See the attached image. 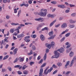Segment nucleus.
<instances>
[{"label": "nucleus", "instance_id": "14", "mask_svg": "<svg viewBox=\"0 0 76 76\" xmlns=\"http://www.w3.org/2000/svg\"><path fill=\"white\" fill-rule=\"evenodd\" d=\"M43 72V68H41L40 70V72L39 73V76H42V74Z\"/></svg>", "mask_w": 76, "mask_h": 76}, {"label": "nucleus", "instance_id": "57", "mask_svg": "<svg viewBox=\"0 0 76 76\" xmlns=\"http://www.w3.org/2000/svg\"><path fill=\"white\" fill-rule=\"evenodd\" d=\"M51 3H52V4H55L57 3V2L56 1H53L51 2Z\"/></svg>", "mask_w": 76, "mask_h": 76}, {"label": "nucleus", "instance_id": "8", "mask_svg": "<svg viewBox=\"0 0 76 76\" xmlns=\"http://www.w3.org/2000/svg\"><path fill=\"white\" fill-rule=\"evenodd\" d=\"M24 36H25V35H24L23 34H20L18 35H17V38H23V37H24Z\"/></svg>", "mask_w": 76, "mask_h": 76}, {"label": "nucleus", "instance_id": "41", "mask_svg": "<svg viewBox=\"0 0 76 76\" xmlns=\"http://www.w3.org/2000/svg\"><path fill=\"white\" fill-rule=\"evenodd\" d=\"M50 72H48V71L46 70L45 72V70L44 71V73L45 74V75H47L48 73Z\"/></svg>", "mask_w": 76, "mask_h": 76}, {"label": "nucleus", "instance_id": "62", "mask_svg": "<svg viewBox=\"0 0 76 76\" xmlns=\"http://www.w3.org/2000/svg\"><path fill=\"white\" fill-rule=\"evenodd\" d=\"M73 20L72 19H70L69 20V22L71 23H73Z\"/></svg>", "mask_w": 76, "mask_h": 76}, {"label": "nucleus", "instance_id": "7", "mask_svg": "<svg viewBox=\"0 0 76 76\" xmlns=\"http://www.w3.org/2000/svg\"><path fill=\"white\" fill-rule=\"evenodd\" d=\"M30 38V36H27L26 37H25V39H24V40L26 41V42H28L29 41H30V39H29V38Z\"/></svg>", "mask_w": 76, "mask_h": 76}, {"label": "nucleus", "instance_id": "37", "mask_svg": "<svg viewBox=\"0 0 76 76\" xmlns=\"http://www.w3.org/2000/svg\"><path fill=\"white\" fill-rule=\"evenodd\" d=\"M51 45L52 47H53V46H54V45H55V43L54 42H51Z\"/></svg>", "mask_w": 76, "mask_h": 76}, {"label": "nucleus", "instance_id": "13", "mask_svg": "<svg viewBox=\"0 0 76 76\" xmlns=\"http://www.w3.org/2000/svg\"><path fill=\"white\" fill-rule=\"evenodd\" d=\"M74 63H75V60L72 59L70 62V67H72L74 64Z\"/></svg>", "mask_w": 76, "mask_h": 76}, {"label": "nucleus", "instance_id": "45", "mask_svg": "<svg viewBox=\"0 0 76 76\" xmlns=\"http://www.w3.org/2000/svg\"><path fill=\"white\" fill-rule=\"evenodd\" d=\"M8 57H9V56H8V55L4 57V58H3V60H6V59H7V58H8Z\"/></svg>", "mask_w": 76, "mask_h": 76}, {"label": "nucleus", "instance_id": "55", "mask_svg": "<svg viewBox=\"0 0 76 76\" xmlns=\"http://www.w3.org/2000/svg\"><path fill=\"white\" fill-rule=\"evenodd\" d=\"M43 62V59H41L39 61V64H41Z\"/></svg>", "mask_w": 76, "mask_h": 76}, {"label": "nucleus", "instance_id": "35", "mask_svg": "<svg viewBox=\"0 0 76 76\" xmlns=\"http://www.w3.org/2000/svg\"><path fill=\"white\" fill-rule=\"evenodd\" d=\"M46 64H47V63H44L41 66V67L42 68V67H45V66H46Z\"/></svg>", "mask_w": 76, "mask_h": 76}, {"label": "nucleus", "instance_id": "20", "mask_svg": "<svg viewBox=\"0 0 76 76\" xmlns=\"http://www.w3.org/2000/svg\"><path fill=\"white\" fill-rule=\"evenodd\" d=\"M45 25V24L44 23H42L40 24H39L38 25V26L40 28H41L43 26H44Z\"/></svg>", "mask_w": 76, "mask_h": 76}, {"label": "nucleus", "instance_id": "4", "mask_svg": "<svg viewBox=\"0 0 76 76\" xmlns=\"http://www.w3.org/2000/svg\"><path fill=\"white\" fill-rule=\"evenodd\" d=\"M54 53L55 55V57H56L57 58H58L59 57V55L60 54L58 53L57 52V51H55L54 52Z\"/></svg>", "mask_w": 76, "mask_h": 76}, {"label": "nucleus", "instance_id": "11", "mask_svg": "<svg viewBox=\"0 0 76 76\" xmlns=\"http://www.w3.org/2000/svg\"><path fill=\"white\" fill-rule=\"evenodd\" d=\"M40 39L42 41H44V40L45 39V37L42 34L40 35Z\"/></svg>", "mask_w": 76, "mask_h": 76}, {"label": "nucleus", "instance_id": "61", "mask_svg": "<svg viewBox=\"0 0 76 76\" xmlns=\"http://www.w3.org/2000/svg\"><path fill=\"white\" fill-rule=\"evenodd\" d=\"M63 19V18L62 17H60L59 18V20H62Z\"/></svg>", "mask_w": 76, "mask_h": 76}, {"label": "nucleus", "instance_id": "50", "mask_svg": "<svg viewBox=\"0 0 76 76\" xmlns=\"http://www.w3.org/2000/svg\"><path fill=\"white\" fill-rule=\"evenodd\" d=\"M20 65H17L14 66V68H19V67H20Z\"/></svg>", "mask_w": 76, "mask_h": 76}, {"label": "nucleus", "instance_id": "21", "mask_svg": "<svg viewBox=\"0 0 76 76\" xmlns=\"http://www.w3.org/2000/svg\"><path fill=\"white\" fill-rule=\"evenodd\" d=\"M15 28L11 29L10 30V33H12V34H13V33L15 31Z\"/></svg>", "mask_w": 76, "mask_h": 76}, {"label": "nucleus", "instance_id": "31", "mask_svg": "<svg viewBox=\"0 0 76 76\" xmlns=\"http://www.w3.org/2000/svg\"><path fill=\"white\" fill-rule=\"evenodd\" d=\"M46 58H47V53H45V55L44 56L43 59L44 60H46Z\"/></svg>", "mask_w": 76, "mask_h": 76}, {"label": "nucleus", "instance_id": "29", "mask_svg": "<svg viewBox=\"0 0 76 76\" xmlns=\"http://www.w3.org/2000/svg\"><path fill=\"white\" fill-rule=\"evenodd\" d=\"M32 54H33V51H32V50H31L30 51V52L28 53V55L31 56V55Z\"/></svg>", "mask_w": 76, "mask_h": 76}, {"label": "nucleus", "instance_id": "49", "mask_svg": "<svg viewBox=\"0 0 76 76\" xmlns=\"http://www.w3.org/2000/svg\"><path fill=\"white\" fill-rule=\"evenodd\" d=\"M19 25H20V26H19V27H20V28H21L22 27H24L25 26V25L24 24H20Z\"/></svg>", "mask_w": 76, "mask_h": 76}, {"label": "nucleus", "instance_id": "10", "mask_svg": "<svg viewBox=\"0 0 76 76\" xmlns=\"http://www.w3.org/2000/svg\"><path fill=\"white\" fill-rule=\"evenodd\" d=\"M57 7L61 9H64L65 8V6L63 5H57Z\"/></svg>", "mask_w": 76, "mask_h": 76}, {"label": "nucleus", "instance_id": "27", "mask_svg": "<svg viewBox=\"0 0 76 76\" xmlns=\"http://www.w3.org/2000/svg\"><path fill=\"white\" fill-rule=\"evenodd\" d=\"M67 9L68 10H66L65 11V12L66 13H69V12H70V8H68Z\"/></svg>", "mask_w": 76, "mask_h": 76}, {"label": "nucleus", "instance_id": "44", "mask_svg": "<svg viewBox=\"0 0 76 76\" xmlns=\"http://www.w3.org/2000/svg\"><path fill=\"white\" fill-rule=\"evenodd\" d=\"M26 68V66L25 65H24L22 67V69L23 70H25V69Z\"/></svg>", "mask_w": 76, "mask_h": 76}, {"label": "nucleus", "instance_id": "5", "mask_svg": "<svg viewBox=\"0 0 76 76\" xmlns=\"http://www.w3.org/2000/svg\"><path fill=\"white\" fill-rule=\"evenodd\" d=\"M24 58L23 57H20L18 58V60L20 61V62H23V61H24Z\"/></svg>", "mask_w": 76, "mask_h": 76}, {"label": "nucleus", "instance_id": "28", "mask_svg": "<svg viewBox=\"0 0 76 76\" xmlns=\"http://www.w3.org/2000/svg\"><path fill=\"white\" fill-rule=\"evenodd\" d=\"M75 25L74 24L71 25L69 24V26L70 28H75Z\"/></svg>", "mask_w": 76, "mask_h": 76}, {"label": "nucleus", "instance_id": "34", "mask_svg": "<svg viewBox=\"0 0 76 76\" xmlns=\"http://www.w3.org/2000/svg\"><path fill=\"white\" fill-rule=\"evenodd\" d=\"M57 65L59 67H60L62 66V64L60 62H58Z\"/></svg>", "mask_w": 76, "mask_h": 76}, {"label": "nucleus", "instance_id": "9", "mask_svg": "<svg viewBox=\"0 0 76 76\" xmlns=\"http://www.w3.org/2000/svg\"><path fill=\"white\" fill-rule=\"evenodd\" d=\"M9 38L8 37H7L6 38H5V39H4V45H5L6 44V43L5 42H8V40H7V39Z\"/></svg>", "mask_w": 76, "mask_h": 76}, {"label": "nucleus", "instance_id": "54", "mask_svg": "<svg viewBox=\"0 0 76 76\" xmlns=\"http://www.w3.org/2000/svg\"><path fill=\"white\" fill-rule=\"evenodd\" d=\"M56 15L55 14H53V15H51V18H54L55 16H56Z\"/></svg>", "mask_w": 76, "mask_h": 76}, {"label": "nucleus", "instance_id": "30", "mask_svg": "<svg viewBox=\"0 0 76 76\" xmlns=\"http://www.w3.org/2000/svg\"><path fill=\"white\" fill-rule=\"evenodd\" d=\"M71 50H72V48H70L69 49L66 50V52L67 53H68L70 51H71Z\"/></svg>", "mask_w": 76, "mask_h": 76}, {"label": "nucleus", "instance_id": "18", "mask_svg": "<svg viewBox=\"0 0 76 76\" xmlns=\"http://www.w3.org/2000/svg\"><path fill=\"white\" fill-rule=\"evenodd\" d=\"M11 25L12 26H17V25H19V24L18 23H11Z\"/></svg>", "mask_w": 76, "mask_h": 76}, {"label": "nucleus", "instance_id": "60", "mask_svg": "<svg viewBox=\"0 0 76 76\" xmlns=\"http://www.w3.org/2000/svg\"><path fill=\"white\" fill-rule=\"evenodd\" d=\"M18 60V58H16L15 59V60L14 61V63H16Z\"/></svg>", "mask_w": 76, "mask_h": 76}, {"label": "nucleus", "instance_id": "46", "mask_svg": "<svg viewBox=\"0 0 76 76\" xmlns=\"http://www.w3.org/2000/svg\"><path fill=\"white\" fill-rule=\"evenodd\" d=\"M60 26V24H58L57 25H56L55 26V28H58V27H59Z\"/></svg>", "mask_w": 76, "mask_h": 76}, {"label": "nucleus", "instance_id": "33", "mask_svg": "<svg viewBox=\"0 0 76 76\" xmlns=\"http://www.w3.org/2000/svg\"><path fill=\"white\" fill-rule=\"evenodd\" d=\"M20 13H21V10H19L18 12V17H19V16H20Z\"/></svg>", "mask_w": 76, "mask_h": 76}, {"label": "nucleus", "instance_id": "56", "mask_svg": "<svg viewBox=\"0 0 76 76\" xmlns=\"http://www.w3.org/2000/svg\"><path fill=\"white\" fill-rule=\"evenodd\" d=\"M71 16L72 17H74V16H76V14L75 13L72 14L71 15Z\"/></svg>", "mask_w": 76, "mask_h": 76}, {"label": "nucleus", "instance_id": "51", "mask_svg": "<svg viewBox=\"0 0 76 76\" xmlns=\"http://www.w3.org/2000/svg\"><path fill=\"white\" fill-rule=\"evenodd\" d=\"M8 69V70H9V71H12V68H11V67L9 66L7 68Z\"/></svg>", "mask_w": 76, "mask_h": 76}, {"label": "nucleus", "instance_id": "15", "mask_svg": "<svg viewBox=\"0 0 76 76\" xmlns=\"http://www.w3.org/2000/svg\"><path fill=\"white\" fill-rule=\"evenodd\" d=\"M56 34H55L53 36H51V37L48 38V39H54V38H55V37H56Z\"/></svg>", "mask_w": 76, "mask_h": 76}, {"label": "nucleus", "instance_id": "58", "mask_svg": "<svg viewBox=\"0 0 76 76\" xmlns=\"http://www.w3.org/2000/svg\"><path fill=\"white\" fill-rule=\"evenodd\" d=\"M10 16L9 15H7L6 16V19H9L10 18Z\"/></svg>", "mask_w": 76, "mask_h": 76}, {"label": "nucleus", "instance_id": "3", "mask_svg": "<svg viewBox=\"0 0 76 76\" xmlns=\"http://www.w3.org/2000/svg\"><path fill=\"white\" fill-rule=\"evenodd\" d=\"M35 20H36V21H40L41 22H42L44 21V19H43V18H36L35 19Z\"/></svg>", "mask_w": 76, "mask_h": 76}, {"label": "nucleus", "instance_id": "43", "mask_svg": "<svg viewBox=\"0 0 76 76\" xmlns=\"http://www.w3.org/2000/svg\"><path fill=\"white\" fill-rule=\"evenodd\" d=\"M66 75H69L70 73H71V72L70 71H67L66 72Z\"/></svg>", "mask_w": 76, "mask_h": 76}, {"label": "nucleus", "instance_id": "22", "mask_svg": "<svg viewBox=\"0 0 76 76\" xmlns=\"http://www.w3.org/2000/svg\"><path fill=\"white\" fill-rule=\"evenodd\" d=\"M53 34H54V32L53 31H51L49 33V36H50V37H51V36H53Z\"/></svg>", "mask_w": 76, "mask_h": 76}, {"label": "nucleus", "instance_id": "19", "mask_svg": "<svg viewBox=\"0 0 76 76\" xmlns=\"http://www.w3.org/2000/svg\"><path fill=\"white\" fill-rule=\"evenodd\" d=\"M18 50V48H15L14 50H13V52L14 54H16L17 53V51Z\"/></svg>", "mask_w": 76, "mask_h": 76}, {"label": "nucleus", "instance_id": "39", "mask_svg": "<svg viewBox=\"0 0 76 76\" xmlns=\"http://www.w3.org/2000/svg\"><path fill=\"white\" fill-rule=\"evenodd\" d=\"M32 50H36V47H35V46L33 45L32 47Z\"/></svg>", "mask_w": 76, "mask_h": 76}, {"label": "nucleus", "instance_id": "38", "mask_svg": "<svg viewBox=\"0 0 76 76\" xmlns=\"http://www.w3.org/2000/svg\"><path fill=\"white\" fill-rule=\"evenodd\" d=\"M53 69V67H51L50 68V69L48 70V72H49V73H50V72H51Z\"/></svg>", "mask_w": 76, "mask_h": 76}, {"label": "nucleus", "instance_id": "1", "mask_svg": "<svg viewBox=\"0 0 76 76\" xmlns=\"http://www.w3.org/2000/svg\"><path fill=\"white\" fill-rule=\"evenodd\" d=\"M47 14V10L42 9L40 10V12L38 13L39 15L42 17H45Z\"/></svg>", "mask_w": 76, "mask_h": 76}, {"label": "nucleus", "instance_id": "16", "mask_svg": "<svg viewBox=\"0 0 76 76\" xmlns=\"http://www.w3.org/2000/svg\"><path fill=\"white\" fill-rule=\"evenodd\" d=\"M45 45H46V47H47V48H49V49H50V48L51 47H52L51 45V44H49L48 43L46 44Z\"/></svg>", "mask_w": 76, "mask_h": 76}, {"label": "nucleus", "instance_id": "40", "mask_svg": "<svg viewBox=\"0 0 76 76\" xmlns=\"http://www.w3.org/2000/svg\"><path fill=\"white\" fill-rule=\"evenodd\" d=\"M33 57H36L37 56V53H36L35 52H33Z\"/></svg>", "mask_w": 76, "mask_h": 76}, {"label": "nucleus", "instance_id": "52", "mask_svg": "<svg viewBox=\"0 0 76 76\" xmlns=\"http://www.w3.org/2000/svg\"><path fill=\"white\" fill-rule=\"evenodd\" d=\"M41 56H38L37 57V60H40V59H41Z\"/></svg>", "mask_w": 76, "mask_h": 76}, {"label": "nucleus", "instance_id": "25", "mask_svg": "<svg viewBox=\"0 0 76 76\" xmlns=\"http://www.w3.org/2000/svg\"><path fill=\"white\" fill-rule=\"evenodd\" d=\"M29 72L27 70H24L23 71V73L24 75H28Z\"/></svg>", "mask_w": 76, "mask_h": 76}, {"label": "nucleus", "instance_id": "12", "mask_svg": "<svg viewBox=\"0 0 76 76\" xmlns=\"http://www.w3.org/2000/svg\"><path fill=\"white\" fill-rule=\"evenodd\" d=\"M56 22V20H55L54 21H53L49 25L50 26V27H51V26H53V25Z\"/></svg>", "mask_w": 76, "mask_h": 76}, {"label": "nucleus", "instance_id": "47", "mask_svg": "<svg viewBox=\"0 0 76 76\" xmlns=\"http://www.w3.org/2000/svg\"><path fill=\"white\" fill-rule=\"evenodd\" d=\"M34 63H35V62H30L29 64L30 66H32V64H34Z\"/></svg>", "mask_w": 76, "mask_h": 76}, {"label": "nucleus", "instance_id": "26", "mask_svg": "<svg viewBox=\"0 0 76 76\" xmlns=\"http://www.w3.org/2000/svg\"><path fill=\"white\" fill-rule=\"evenodd\" d=\"M71 34V33H68L65 34V36L66 37H69L70 35Z\"/></svg>", "mask_w": 76, "mask_h": 76}, {"label": "nucleus", "instance_id": "2", "mask_svg": "<svg viewBox=\"0 0 76 76\" xmlns=\"http://www.w3.org/2000/svg\"><path fill=\"white\" fill-rule=\"evenodd\" d=\"M67 23H64L61 25V28L62 29H64V28H67Z\"/></svg>", "mask_w": 76, "mask_h": 76}, {"label": "nucleus", "instance_id": "6", "mask_svg": "<svg viewBox=\"0 0 76 76\" xmlns=\"http://www.w3.org/2000/svg\"><path fill=\"white\" fill-rule=\"evenodd\" d=\"M58 51H59L60 53H63L64 51V49L63 48H61L60 49H59L57 50Z\"/></svg>", "mask_w": 76, "mask_h": 76}, {"label": "nucleus", "instance_id": "17", "mask_svg": "<svg viewBox=\"0 0 76 76\" xmlns=\"http://www.w3.org/2000/svg\"><path fill=\"white\" fill-rule=\"evenodd\" d=\"M70 61H68L67 62L66 65H65V68H67V66L69 65V64H70Z\"/></svg>", "mask_w": 76, "mask_h": 76}, {"label": "nucleus", "instance_id": "59", "mask_svg": "<svg viewBox=\"0 0 76 76\" xmlns=\"http://www.w3.org/2000/svg\"><path fill=\"white\" fill-rule=\"evenodd\" d=\"M49 49H46V53H49Z\"/></svg>", "mask_w": 76, "mask_h": 76}, {"label": "nucleus", "instance_id": "32", "mask_svg": "<svg viewBox=\"0 0 76 76\" xmlns=\"http://www.w3.org/2000/svg\"><path fill=\"white\" fill-rule=\"evenodd\" d=\"M31 37H32V38H35L37 37V35L36 34H32L31 35Z\"/></svg>", "mask_w": 76, "mask_h": 76}, {"label": "nucleus", "instance_id": "53", "mask_svg": "<svg viewBox=\"0 0 76 76\" xmlns=\"http://www.w3.org/2000/svg\"><path fill=\"white\" fill-rule=\"evenodd\" d=\"M6 70L5 68L2 69V72H4Z\"/></svg>", "mask_w": 76, "mask_h": 76}, {"label": "nucleus", "instance_id": "36", "mask_svg": "<svg viewBox=\"0 0 76 76\" xmlns=\"http://www.w3.org/2000/svg\"><path fill=\"white\" fill-rule=\"evenodd\" d=\"M20 29V27H19V26H18V27L16 28L15 29V31L19 30Z\"/></svg>", "mask_w": 76, "mask_h": 76}, {"label": "nucleus", "instance_id": "48", "mask_svg": "<svg viewBox=\"0 0 76 76\" xmlns=\"http://www.w3.org/2000/svg\"><path fill=\"white\" fill-rule=\"evenodd\" d=\"M71 46V44H69V45H67L66 47V48H69L70 46Z\"/></svg>", "mask_w": 76, "mask_h": 76}, {"label": "nucleus", "instance_id": "42", "mask_svg": "<svg viewBox=\"0 0 76 76\" xmlns=\"http://www.w3.org/2000/svg\"><path fill=\"white\" fill-rule=\"evenodd\" d=\"M65 38H66V37H64L61 40V42H63V41H64V39H65Z\"/></svg>", "mask_w": 76, "mask_h": 76}, {"label": "nucleus", "instance_id": "24", "mask_svg": "<svg viewBox=\"0 0 76 76\" xmlns=\"http://www.w3.org/2000/svg\"><path fill=\"white\" fill-rule=\"evenodd\" d=\"M74 53H73V52L72 51H71L70 52V53H69V56L70 57H72L73 56Z\"/></svg>", "mask_w": 76, "mask_h": 76}, {"label": "nucleus", "instance_id": "63", "mask_svg": "<svg viewBox=\"0 0 76 76\" xmlns=\"http://www.w3.org/2000/svg\"><path fill=\"white\" fill-rule=\"evenodd\" d=\"M18 73L19 75H21V74H22V73L20 71H18Z\"/></svg>", "mask_w": 76, "mask_h": 76}, {"label": "nucleus", "instance_id": "64", "mask_svg": "<svg viewBox=\"0 0 76 76\" xmlns=\"http://www.w3.org/2000/svg\"><path fill=\"white\" fill-rule=\"evenodd\" d=\"M37 2L38 3H42V1L41 0H40V1H37Z\"/></svg>", "mask_w": 76, "mask_h": 76}, {"label": "nucleus", "instance_id": "23", "mask_svg": "<svg viewBox=\"0 0 76 76\" xmlns=\"http://www.w3.org/2000/svg\"><path fill=\"white\" fill-rule=\"evenodd\" d=\"M69 31V29H66L65 31H64L63 32H62L61 34L63 35V34H64L65 33H66V32H67Z\"/></svg>", "mask_w": 76, "mask_h": 76}]
</instances>
